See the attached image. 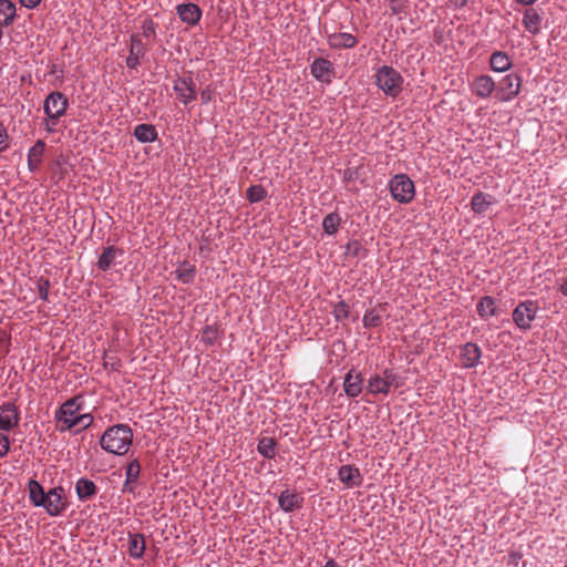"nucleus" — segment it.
<instances>
[{
	"label": "nucleus",
	"mask_w": 567,
	"mask_h": 567,
	"mask_svg": "<svg viewBox=\"0 0 567 567\" xmlns=\"http://www.w3.org/2000/svg\"><path fill=\"white\" fill-rule=\"evenodd\" d=\"M133 442V431L127 424H115L107 427L100 439L101 447L111 454L124 455Z\"/></svg>",
	"instance_id": "1"
},
{
	"label": "nucleus",
	"mask_w": 567,
	"mask_h": 567,
	"mask_svg": "<svg viewBox=\"0 0 567 567\" xmlns=\"http://www.w3.org/2000/svg\"><path fill=\"white\" fill-rule=\"evenodd\" d=\"M377 86L388 96L396 97L403 90V78L389 65L379 68L374 74Z\"/></svg>",
	"instance_id": "2"
},
{
	"label": "nucleus",
	"mask_w": 567,
	"mask_h": 567,
	"mask_svg": "<svg viewBox=\"0 0 567 567\" xmlns=\"http://www.w3.org/2000/svg\"><path fill=\"white\" fill-rule=\"evenodd\" d=\"M82 408V396L76 395L66 400L54 414L55 427L59 432L70 431L72 427H66V424L76 417Z\"/></svg>",
	"instance_id": "3"
},
{
	"label": "nucleus",
	"mask_w": 567,
	"mask_h": 567,
	"mask_svg": "<svg viewBox=\"0 0 567 567\" xmlns=\"http://www.w3.org/2000/svg\"><path fill=\"white\" fill-rule=\"evenodd\" d=\"M538 309L537 301H520L513 311V321L520 330L527 331L532 328Z\"/></svg>",
	"instance_id": "4"
},
{
	"label": "nucleus",
	"mask_w": 567,
	"mask_h": 567,
	"mask_svg": "<svg viewBox=\"0 0 567 567\" xmlns=\"http://www.w3.org/2000/svg\"><path fill=\"white\" fill-rule=\"evenodd\" d=\"M522 87V78L516 73L505 75L496 85V99L509 102L516 97Z\"/></svg>",
	"instance_id": "5"
},
{
	"label": "nucleus",
	"mask_w": 567,
	"mask_h": 567,
	"mask_svg": "<svg viewBox=\"0 0 567 567\" xmlns=\"http://www.w3.org/2000/svg\"><path fill=\"white\" fill-rule=\"evenodd\" d=\"M390 192L398 202L409 203L414 197V184L406 175L399 174L390 181Z\"/></svg>",
	"instance_id": "6"
},
{
	"label": "nucleus",
	"mask_w": 567,
	"mask_h": 567,
	"mask_svg": "<svg viewBox=\"0 0 567 567\" xmlns=\"http://www.w3.org/2000/svg\"><path fill=\"white\" fill-rule=\"evenodd\" d=\"M45 498L44 509L50 516L61 515L68 506V502L64 496V488L62 486L49 489Z\"/></svg>",
	"instance_id": "7"
},
{
	"label": "nucleus",
	"mask_w": 567,
	"mask_h": 567,
	"mask_svg": "<svg viewBox=\"0 0 567 567\" xmlns=\"http://www.w3.org/2000/svg\"><path fill=\"white\" fill-rule=\"evenodd\" d=\"M68 100L61 92H52L44 101L43 110L51 121H56L66 111Z\"/></svg>",
	"instance_id": "8"
},
{
	"label": "nucleus",
	"mask_w": 567,
	"mask_h": 567,
	"mask_svg": "<svg viewBox=\"0 0 567 567\" xmlns=\"http://www.w3.org/2000/svg\"><path fill=\"white\" fill-rule=\"evenodd\" d=\"M20 413L12 402L3 403L0 406V430L9 432L18 426Z\"/></svg>",
	"instance_id": "9"
},
{
	"label": "nucleus",
	"mask_w": 567,
	"mask_h": 567,
	"mask_svg": "<svg viewBox=\"0 0 567 567\" xmlns=\"http://www.w3.org/2000/svg\"><path fill=\"white\" fill-rule=\"evenodd\" d=\"M364 378L362 373L355 371V369L349 370L344 377L343 390L347 396L357 398L363 390Z\"/></svg>",
	"instance_id": "10"
},
{
	"label": "nucleus",
	"mask_w": 567,
	"mask_h": 567,
	"mask_svg": "<svg viewBox=\"0 0 567 567\" xmlns=\"http://www.w3.org/2000/svg\"><path fill=\"white\" fill-rule=\"evenodd\" d=\"M470 86L473 94L481 99H487L496 90V84L489 75L476 76Z\"/></svg>",
	"instance_id": "11"
},
{
	"label": "nucleus",
	"mask_w": 567,
	"mask_h": 567,
	"mask_svg": "<svg viewBox=\"0 0 567 567\" xmlns=\"http://www.w3.org/2000/svg\"><path fill=\"white\" fill-rule=\"evenodd\" d=\"M278 504L284 512L291 513L302 507L303 496L297 492L285 489L278 497Z\"/></svg>",
	"instance_id": "12"
},
{
	"label": "nucleus",
	"mask_w": 567,
	"mask_h": 567,
	"mask_svg": "<svg viewBox=\"0 0 567 567\" xmlns=\"http://www.w3.org/2000/svg\"><path fill=\"white\" fill-rule=\"evenodd\" d=\"M310 72L318 81L330 83L333 64L327 59L318 58L311 63Z\"/></svg>",
	"instance_id": "13"
},
{
	"label": "nucleus",
	"mask_w": 567,
	"mask_h": 567,
	"mask_svg": "<svg viewBox=\"0 0 567 567\" xmlns=\"http://www.w3.org/2000/svg\"><path fill=\"white\" fill-rule=\"evenodd\" d=\"M339 480L349 488L358 487L362 484L363 477L360 470L354 465H342L338 472Z\"/></svg>",
	"instance_id": "14"
},
{
	"label": "nucleus",
	"mask_w": 567,
	"mask_h": 567,
	"mask_svg": "<svg viewBox=\"0 0 567 567\" xmlns=\"http://www.w3.org/2000/svg\"><path fill=\"white\" fill-rule=\"evenodd\" d=\"M179 19L189 24L195 25L202 18V10L195 3H182L176 7Z\"/></svg>",
	"instance_id": "15"
},
{
	"label": "nucleus",
	"mask_w": 567,
	"mask_h": 567,
	"mask_svg": "<svg viewBox=\"0 0 567 567\" xmlns=\"http://www.w3.org/2000/svg\"><path fill=\"white\" fill-rule=\"evenodd\" d=\"M543 17L535 8H527L523 12L522 23L525 30L536 35L542 30Z\"/></svg>",
	"instance_id": "16"
},
{
	"label": "nucleus",
	"mask_w": 567,
	"mask_h": 567,
	"mask_svg": "<svg viewBox=\"0 0 567 567\" xmlns=\"http://www.w3.org/2000/svg\"><path fill=\"white\" fill-rule=\"evenodd\" d=\"M482 351L476 343L467 342L462 347L461 359L464 368H474L480 363Z\"/></svg>",
	"instance_id": "17"
},
{
	"label": "nucleus",
	"mask_w": 567,
	"mask_h": 567,
	"mask_svg": "<svg viewBox=\"0 0 567 567\" xmlns=\"http://www.w3.org/2000/svg\"><path fill=\"white\" fill-rule=\"evenodd\" d=\"M328 44L331 49H352L358 44L354 35L347 32L331 33L328 35Z\"/></svg>",
	"instance_id": "18"
},
{
	"label": "nucleus",
	"mask_w": 567,
	"mask_h": 567,
	"mask_svg": "<svg viewBox=\"0 0 567 567\" xmlns=\"http://www.w3.org/2000/svg\"><path fill=\"white\" fill-rule=\"evenodd\" d=\"M146 49L137 34L131 37L130 55L126 59V65L130 69H135L140 64V60L144 56Z\"/></svg>",
	"instance_id": "19"
},
{
	"label": "nucleus",
	"mask_w": 567,
	"mask_h": 567,
	"mask_svg": "<svg viewBox=\"0 0 567 567\" xmlns=\"http://www.w3.org/2000/svg\"><path fill=\"white\" fill-rule=\"evenodd\" d=\"M178 100L188 104L196 99L195 85L190 79H179L174 85Z\"/></svg>",
	"instance_id": "20"
},
{
	"label": "nucleus",
	"mask_w": 567,
	"mask_h": 567,
	"mask_svg": "<svg viewBox=\"0 0 567 567\" xmlns=\"http://www.w3.org/2000/svg\"><path fill=\"white\" fill-rule=\"evenodd\" d=\"M95 483L86 477H81L75 483V493L81 502H87L97 494Z\"/></svg>",
	"instance_id": "21"
},
{
	"label": "nucleus",
	"mask_w": 567,
	"mask_h": 567,
	"mask_svg": "<svg viewBox=\"0 0 567 567\" xmlns=\"http://www.w3.org/2000/svg\"><path fill=\"white\" fill-rule=\"evenodd\" d=\"M476 310L482 319H487L493 316H498L499 309L496 306V299L491 296H484L476 305Z\"/></svg>",
	"instance_id": "22"
},
{
	"label": "nucleus",
	"mask_w": 567,
	"mask_h": 567,
	"mask_svg": "<svg viewBox=\"0 0 567 567\" xmlns=\"http://www.w3.org/2000/svg\"><path fill=\"white\" fill-rule=\"evenodd\" d=\"M196 267L187 260H183L178 264L176 270L173 272L175 278L183 284L189 285L193 284L196 277Z\"/></svg>",
	"instance_id": "23"
},
{
	"label": "nucleus",
	"mask_w": 567,
	"mask_h": 567,
	"mask_svg": "<svg viewBox=\"0 0 567 567\" xmlns=\"http://www.w3.org/2000/svg\"><path fill=\"white\" fill-rule=\"evenodd\" d=\"M45 150V143L38 140L35 144L28 152V167L31 172H35L41 163Z\"/></svg>",
	"instance_id": "24"
},
{
	"label": "nucleus",
	"mask_w": 567,
	"mask_h": 567,
	"mask_svg": "<svg viewBox=\"0 0 567 567\" xmlns=\"http://www.w3.org/2000/svg\"><path fill=\"white\" fill-rule=\"evenodd\" d=\"M495 204L494 196L485 193H476L471 200L472 209L474 213H484L492 210Z\"/></svg>",
	"instance_id": "25"
},
{
	"label": "nucleus",
	"mask_w": 567,
	"mask_h": 567,
	"mask_svg": "<svg viewBox=\"0 0 567 567\" xmlns=\"http://www.w3.org/2000/svg\"><path fill=\"white\" fill-rule=\"evenodd\" d=\"M28 491L31 503L37 507L44 508L47 493L44 492L42 485L37 480L31 478L28 483Z\"/></svg>",
	"instance_id": "26"
},
{
	"label": "nucleus",
	"mask_w": 567,
	"mask_h": 567,
	"mask_svg": "<svg viewBox=\"0 0 567 567\" xmlns=\"http://www.w3.org/2000/svg\"><path fill=\"white\" fill-rule=\"evenodd\" d=\"M123 252L120 248L107 246L99 257L97 268L102 271L109 270L113 266L116 256L123 255Z\"/></svg>",
	"instance_id": "27"
},
{
	"label": "nucleus",
	"mask_w": 567,
	"mask_h": 567,
	"mask_svg": "<svg viewBox=\"0 0 567 567\" xmlns=\"http://www.w3.org/2000/svg\"><path fill=\"white\" fill-rule=\"evenodd\" d=\"M145 553V538L140 533H130L128 535V554L134 559H140Z\"/></svg>",
	"instance_id": "28"
},
{
	"label": "nucleus",
	"mask_w": 567,
	"mask_h": 567,
	"mask_svg": "<svg viewBox=\"0 0 567 567\" xmlns=\"http://www.w3.org/2000/svg\"><path fill=\"white\" fill-rule=\"evenodd\" d=\"M489 64L495 72H505L511 69L512 61L507 53L503 51H495L489 59Z\"/></svg>",
	"instance_id": "29"
},
{
	"label": "nucleus",
	"mask_w": 567,
	"mask_h": 567,
	"mask_svg": "<svg viewBox=\"0 0 567 567\" xmlns=\"http://www.w3.org/2000/svg\"><path fill=\"white\" fill-rule=\"evenodd\" d=\"M134 136L141 143H151L157 138V132L152 124H138L134 128Z\"/></svg>",
	"instance_id": "30"
},
{
	"label": "nucleus",
	"mask_w": 567,
	"mask_h": 567,
	"mask_svg": "<svg viewBox=\"0 0 567 567\" xmlns=\"http://www.w3.org/2000/svg\"><path fill=\"white\" fill-rule=\"evenodd\" d=\"M258 453L265 458L271 460L277 454V442L274 437L264 436L257 445Z\"/></svg>",
	"instance_id": "31"
},
{
	"label": "nucleus",
	"mask_w": 567,
	"mask_h": 567,
	"mask_svg": "<svg viewBox=\"0 0 567 567\" xmlns=\"http://www.w3.org/2000/svg\"><path fill=\"white\" fill-rule=\"evenodd\" d=\"M367 389L370 393L374 395L388 394L390 392V388L388 386L384 377H381L379 374H374L368 380Z\"/></svg>",
	"instance_id": "32"
},
{
	"label": "nucleus",
	"mask_w": 567,
	"mask_h": 567,
	"mask_svg": "<svg viewBox=\"0 0 567 567\" xmlns=\"http://www.w3.org/2000/svg\"><path fill=\"white\" fill-rule=\"evenodd\" d=\"M0 16L3 17L1 23L10 25L16 18V4L10 0H0Z\"/></svg>",
	"instance_id": "33"
},
{
	"label": "nucleus",
	"mask_w": 567,
	"mask_h": 567,
	"mask_svg": "<svg viewBox=\"0 0 567 567\" xmlns=\"http://www.w3.org/2000/svg\"><path fill=\"white\" fill-rule=\"evenodd\" d=\"M125 481L137 483L141 476V463L137 458L131 460L125 466Z\"/></svg>",
	"instance_id": "34"
},
{
	"label": "nucleus",
	"mask_w": 567,
	"mask_h": 567,
	"mask_svg": "<svg viewBox=\"0 0 567 567\" xmlns=\"http://www.w3.org/2000/svg\"><path fill=\"white\" fill-rule=\"evenodd\" d=\"M362 323L364 328H377L382 324V316L374 308L367 310Z\"/></svg>",
	"instance_id": "35"
},
{
	"label": "nucleus",
	"mask_w": 567,
	"mask_h": 567,
	"mask_svg": "<svg viewBox=\"0 0 567 567\" xmlns=\"http://www.w3.org/2000/svg\"><path fill=\"white\" fill-rule=\"evenodd\" d=\"M219 338L217 324H207L202 331V341L207 346H213Z\"/></svg>",
	"instance_id": "36"
},
{
	"label": "nucleus",
	"mask_w": 567,
	"mask_h": 567,
	"mask_svg": "<svg viewBox=\"0 0 567 567\" xmlns=\"http://www.w3.org/2000/svg\"><path fill=\"white\" fill-rule=\"evenodd\" d=\"M94 419L90 413L79 414L76 417H74L72 421H70L66 424V427H74L80 425L81 427L75 431V433H79L82 430L87 429L92 425Z\"/></svg>",
	"instance_id": "37"
},
{
	"label": "nucleus",
	"mask_w": 567,
	"mask_h": 567,
	"mask_svg": "<svg viewBox=\"0 0 567 567\" xmlns=\"http://www.w3.org/2000/svg\"><path fill=\"white\" fill-rule=\"evenodd\" d=\"M340 215H326L322 226L328 235H333L338 231L340 225Z\"/></svg>",
	"instance_id": "38"
},
{
	"label": "nucleus",
	"mask_w": 567,
	"mask_h": 567,
	"mask_svg": "<svg viewBox=\"0 0 567 567\" xmlns=\"http://www.w3.org/2000/svg\"><path fill=\"white\" fill-rule=\"evenodd\" d=\"M333 316L337 321H343L350 316V307L344 300L338 301L333 306Z\"/></svg>",
	"instance_id": "39"
},
{
	"label": "nucleus",
	"mask_w": 567,
	"mask_h": 567,
	"mask_svg": "<svg viewBox=\"0 0 567 567\" xmlns=\"http://www.w3.org/2000/svg\"><path fill=\"white\" fill-rule=\"evenodd\" d=\"M383 377L388 383V386L391 389V386L399 389L403 386V378L395 373L392 369H385L383 371Z\"/></svg>",
	"instance_id": "40"
},
{
	"label": "nucleus",
	"mask_w": 567,
	"mask_h": 567,
	"mask_svg": "<svg viewBox=\"0 0 567 567\" xmlns=\"http://www.w3.org/2000/svg\"><path fill=\"white\" fill-rule=\"evenodd\" d=\"M267 195V190L261 185H251L247 189V198L251 203H257L262 200Z\"/></svg>",
	"instance_id": "41"
},
{
	"label": "nucleus",
	"mask_w": 567,
	"mask_h": 567,
	"mask_svg": "<svg viewBox=\"0 0 567 567\" xmlns=\"http://www.w3.org/2000/svg\"><path fill=\"white\" fill-rule=\"evenodd\" d=\"M51 284L48 278L40 277L37 280V289L39 292L40 299L43 301H49V290H50Z\"/></svg>",
	"instance_id": "42"
},
{
	"label": "nucleus",
	"mask_w": 567,
	"mask_h": 567,
	"mask_svg": "<svg viewBox=\"0 0 567 567\" xmlns=\"http://www.w3.org/2000/svg\"><path fill=\"white\" fill-rule=\"evenodd\" d=\"M142 34L146 39L154 38L156 34V24L152 19L144 20L142 24Z\"/></svg>",
	"instance_id": "43"
},
{
	"label": "nucleus",
	"mask_w": 567,
	"mask_h": 567,
	"mask_svg": "<svg viewBox=\"0 0 567 567\" xmlns=\"http://www.w3.org/2000/svg\"><path fill=\"white\" fill-rule=\"evenodd\" d=\"M361 251H365V249L362 247V245L354 240L352 243H349L346 247V255L351 257H359L361 256Z\"/></svg>",
	"instance_id": "44"
},
{
	"label": "nucleus",
	"mask_w": 567,
	"mask_h": 567,
	"mask_svg": "<svg viewBox=\"0 0 567 567\" xmlns=\"http://www.w3.org/2000/svg\"><path fill=\"white\" fill-rule=\"evenodd\" d=\"M10 451V441L8 435L0 434V457H4Z\"/></svg>",
	"instance_id": "45"
},
{
	"label": "nucleus",
	"mask_w": 567,
	"mask_h": 567,
	"mask_svg": "<svg viewBox=\"0 0 567 567\" xmlns=\"http://www.w3.org/2000/svg\"><path fill=\"white\" fill-rule=\"evenodd\" d=\"M523 558V554L519 551H511L507 556V564L517 566Z\"/></svg>",
	"instance_id": "46"
},
{
	"label": "nucleus",
	"mask_w": 567,
	"mask_h": 567,
	"mask_svg": "<svg viewBox=\"0 0 567 567\" xmlns=\"http://www.w3.org/2000/svg\"><path fill=\"white\" fill-rule=\"evenodd\" d=\"M8 133L6 127L0 123V152L4 151L8 147Z\"/></svg>",
	"instance_id": "47"
},
{
	"label": "nucleus",
	"mask_w": 567,
	"mask_h": 567,
	"mask_svg": "<svg viewBox=\"0 0 567 567\" xmlns=\"http://www.w3.org/2000/svg\"><path fill=\"white\" fill-rule=\"evenodd\" d=\"M137 483L125 481L122 486V493L124 494H135Z\"/></svg>",
	"instance_id": "48"
},
{
	"label": "nucleus",
	"mask_w": 567,
	"mask_h": 567,
	"mask_svg": "<svg viewBox=\"0 0 567 567\" xmlns=\"http://www.w3.org/2000/svg\"><path fill=\"white\" fill-rule=\"evenodd\" d=\"M40 1L41 0H20V3L28 9H33L40 3Z\"/></svg>",
	"instance_id": "49"
},
{
	"label": "nucleus",
	"mask_w": 567,
	"mask_h": 567,
	"mask_svg": "<svg viewBox=\"0 0 567 567\" xmlns=\"http://www.w3.org/2000/svg\"><path fill=\"white\" fill-rule=\"evenodd\" d=\"M200 99H202L203 103H208L210 101V99H212L210 91H208V90L203 91L202 94H200Z\"/></svg>",
	"instance_id": "50"
},
{
	"label": "nucleus",
	"mask_w": 567,
	"mask_h": 567,
	"mask_svg": "<svg viewBox=\"0 0 567 567\" xmlns=\"http://www.w3.org/2000/svg\"><path fill=\"white\" fill-rule=\"evenodd\" d=\"M451 3L456 8H462L466 4L467 0H450Z\"/></svg>",
	"instance_id": "51"
},
{
	"label": "nucleus",
	"mask_w": 567,
	"mask_h": 567,
	"mask_svg": "<svg viewBox=\"0 0 567 567\" xmlns=\"http://www.w3.org/2000/svg\"><path fill=\"white\" fill-rule=\"evenodd\" d=\"M560 292L567 297V275H566V278L564 279V282L561 284L560 288H559Z\"/></svg>",
	"instance_id": "52"
},
{
	"label": "nucleus",
	"mask_w": 567,
	"mask_h": 567,
	"mask_svg": "<svg viewBox=\"0 0 567 567\" xmlns=\"http://www.w3.org/2000/svg\"><path fill=\"white\" fill-rule=\"evenodd\" d=\"M323 567H339V565L337 564V561L332 558L328 559V561L326 563V565Z\"/></svg>",
	"instance_id": "53"
},
{
	"label": "nucleus",
	"mask_w": 567,
	"mask_h": 567,
	"mask_svg": "<svg viewBox=\"0 0 567 567\" xmlns=\"http://www.w3.org/2000/svg\"><path fill=\"white\" fill-rule=\"evenodd\" d=\"M518 3L520 4H524V6H532L534 4L537 0H516Z\"/></svg>",
	"instance_id": "54"
},
{
	"label": "nucleus",
	"mask_w": 567,
	"mask_h": 567,
	"mask_svg": "<svg viewBox=\"0 0 567 567\" xmlns=\"http://www.w3.org/2000/svg\"><path fill=\"white\" fill-rule=\"evenodd\" d=\"M118 368H120V363L118 362L111 363V370L116 371V370H118Z\"/></svg>",
	"instance_id": "55"
},
{
	"label": "nucleus",
	"mask_w": 567,
	"mask_h": 567,
	"mask_svg": "<svg viewBox=\"0 0 567 567\" xmlns=\"http://www.w3.org/2000/svg\"><path fill=\"white\" fill-rule=\"evenodd\" d=\"M392 11H393V13H398L399 12V7H392Z\"/></svg>",
	"instance_id": "56"
}]
</instances>
